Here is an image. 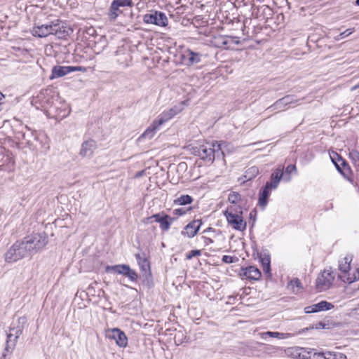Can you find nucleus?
I'll use <instances>...</instances> for the list:
<instances>
[{"label":"nucleus","instance_id":"obj_1","mask_svg":"<svg viewBox=\"0 0 359 359\" xmlns=\"http://www.w3.org/2000/svg\"><path fill=\"white\" fill-rule=\"evenodd\" d=\"M73 30L66 22L60 20H55L50 23L35 24L31 30L34 36L46 37L50 34L56 36L58 39H64L70 35Z\"/></svg>","mask_w":359,"mask_h":359},{"label":"nucleus","instance_id":"obj_2","mask_svg":"<svg viewBox=\"0 0 359 359\" xmlns=\"http://www.w3.org/2000/svg\"><path fill=\"white\" fill-rule=\"evenodd\" d=\"M189 150L194 156L200 157L208 162H213L215 158L223 155L221 144L216 142H206L199 146H189Z\"/></svg>","mask_w":359,"mask_h":359},{"label":"nucleus","instance_id":"obj_3","mask_svg":"<svg viewBox=\"0 0 359 359\" xmlns=\"http://www.w3.org/2000/svg\"><path fill=\"white\" fill-rule=\"evenodd\" d=\"M228 223L238 231H244L246 229V222L243 218V210L241 206L228 208L224 212Z\"/></svg>","mask_w":359,"mask_h":359},{"label":"nucleus","instance_id":"obj_4","mask_svg":"<svg viewBox=\"0 0 359 359\" xmlns=\"http://www.w3.org/2000/svg\"><path fill=\"white\" fill-rule=\"evenodd\" d=\"M27 257L29 254L22 240L17 241L6 252L5 261L13 263Z\"/></svg>","mask_w":359,"mask_h":359},{"label":"nucleus","instance_id":"obj_5","mask_svg":"<svg viewBox=\"0 0 359 359\" xmlns=\"http://www.w3.org/2000/svg\"><path fill=\"white\" fill-rule=\"evenodd\" d=\"M29 256L37 252L47 243L46 238L39 233L32 234L25 237L22 240Z\"/></svg>","mask_w":359,"mask_h":359},{"label":"nucleus","instance_id":"obj_6","mask_svg":"<svg viewBox=\"0 0 359 359\" xmlns=\"http://www.w3.org/2000/svg\"><path fill=\"white\" fill-rule=\"evenodd\" d=\"M135 257L142 273V276L143 278V284L146 285L148 287H153L154 282L151 271L150 262L145 257V254L143 252L142 255L141 254L137 253L135 255Z\"/></svg>","mask_w":359,"mask_h":359},{"label":"nucleus","instance_id":"obj_7","mask_svg":"<svg viewBox=\"0 0 359 359\" xmlns=\"http://www.w3.org/2000/svg\"><path fill=\"white\" fill-rule=\"evenodd\" d=\"M107 273H113L128 277L132 282L137 281L138 274L132 269L128 264H117L114 266H107L105 268Z\"/></svg>","mask_w":359,"mask_h":359},{"label":"nucleus","instance_id":"obj_8","mask_svg":"<svg viewBox=\"0 0 359 359\" xmlns=\"http://www.w3.org/2000/svg\"><path fill=\"white\" fill-rule=\"evenodd\" d=\"M27 318L25 316L20 317L18 319V325L15 326V325L9 327L10 333L7 334V340L6 344L7 346L6 347V350L8 351L10 348L9 343L11 342V337L15 335V339L13 342L11 344V346L14 347L15 346V343L19 338V337L22 334V331L24 330L25 325L27 323Z\"/></svg>","mask_w":359,"mask_h":359},{"label":"nucleus","instance_id":"obj_9","mask_svg":"<svg viewBox=\"0 0 359 359\" xmlns=\"http://www.w3.org/2000/svg\"><path fill=\"white\" fill-rule=\"evenodd\" d=\"M134 3L132 0H113L107 12V16L110 21H115L122 13L121 8L128 6L133 7Z\"/></svg>","mask_w":359,"mask_h":359},{"label":"nucleus","instance_id":"obj_10","mask_svg":"<svg viewBox=\"0 0 359 359\" xmlns=\"http://www.w3.org/2000/svg\"><path fill=\"white\" fill-rule=\"evenodd\" d=\"M280 181H267L259 192L258 205L264 208L268 203L269 197L272 190L276 189Z\"/></svg>","mask_w":359,"mask_h":359},{"label":"nucleus","instance_id":"obj_11","mask_svg":"<svg viewBox=\"0 0 359 359\" xmlns=\"http://www.w3.org/2000/svg\"><path fill=\"white\" fill-rule=\"evenodd\" d=\"M143 21L147 24H154L161 27H165L168 20L166 15L160 11H151L143 16Z\"/></svg>","mask_w":359,"mask_h":359},{"label":"nucleus","instance_id":"obj_12","mask_svg":"<svg viewBox=\"0 0 359 359\" xmlns=\"http://www.w3.org/2000/svg\"><path fill=\"white\" fill-rule=\"evenodd\" d=\"M334 280L333 271L324 270L316 279V289L319 292L327 290L331 287Z\"/></svg>","mask_w":359,"mask_h":359},{"label":"nucleus","instance_id":"obj_13","mask_svg":"<svg viewBox=\"0 0 359 359\" xmlns=\"http://www.w3.org/2000/svg\"><path fill=\"white\" fill-rule=\"evenodd\" d=\"M298 102V100L295 98L293 95H287L277 101H276L272 105L267 108V110L271 111L278 110L281 111L290 104H295Z\"/></svg>","mask_w":359,"mask_h":359},{"label":"nucleus","instance_id":"obj_14","mask_svg":"<svg viewBox=\"0 0 359 359\" xmlns=\"http://www.w3.org/2000/svg\"><path fill=\"white\" fill-rule=\"evenodd\" d=\"M240 276L243 278L249 280H259L262 276V273L259 269L254 266H249L245 268H242Z\"/></svg>","mask_w":359,"mask_h":359},{"label":"nucleus","instance_id":"obj_15","mask_svg":"<svg viewBox=\"0 0 359 359\" xmlns=\"http://www.w3.org/2000/svg\"><path fill=\"white\" fill-rule=\"evenodd\" d=\"M202 55L188 49L182 55V62L187 66H192L201 61Z\"/></svg>","mask_w":359,"mask_h":359},{"label":"nucleus","instance_id":"obj_16","mask_svg":"<svg viewBox=\"0 0 359 359\" xmlns=\"http://www.w3.org/2000/svg\"><path fill=\"white\" fill-rule=\"evenodd\" d=\"M116 62L123 67H128L132 60L130 52L123 48H119L115 53Z\"/></svg>","mask_w":359,"mask_h":359},{"label":"nucleus","instance_id":"obj_17","mask_svg":"<svg viewBox=\"0 0 359 359\" xmlns=\"http://www.w3.org/2000/svg\"><path fill=\"white\" fill-rule=\"evenodd\" d=\"M333 308L334 305L332 303L323 300L311 306H306L304 308V312L309 314L323 311H329Z\"/></svg>","mask_w":359,"mask_h":359},{"label":"nucleus","instance_id":"obj_18","mask_svg":"<svg viewBox=\"0 0 359 359\" xmlns=\"http://www.w3.org/2000/svg\"><path fill=\"white\" fill-rule=\"evenodd\" d=\"M202 222L201 219H194L185 226L181 233L187 236L189 238L194 237L199 231Z\"/></svg>","mask_w":359,"mask_h":359},{"label":"nucleus","instance_id":"obj_19","mask_svg":"<svg viewBox=\"0 0 359 359\" xmlns=\"http://www.w3.org/2000/svg\"><path fill=\"white\" fill-rule=\"evenodd\" d=\"M97 148V144L95 141L93 140H88L85 141L81 144V148L79 154L82 157H90L94 153V151Z\"/></svg>","mask_w":359,"mask_h":359},{"label":"nucleus","instance_id":"obj_20","mask_svg":"<svg viewBox=\"0 0 359 359\" xmlns=\"http://www.w3.org/2000/svg\"><path fill=\"white\" fill-rule=\"evenodd\" d=\"M215 46L218 48L228 49L231 44H238V41L235 38L226 36H219L215 38Z\"/></svg>","mask_w":359,"mask_h":359},{"label":"nucleus","instance_id":"obj_21","mask_svg":"<svg viewBox=\"0 0 359 359\" xmlns=\"http://www.w3.org/2000/svg\"><path fill=\"white\" fill-rule=\"evenodd\" d=\"M111 335L109 337L116 340V343L120 347H126L128 344V338L126 334L118 328H114L111 330Z\"/></svg>","mask_w":359,"mask_h":359},{"label":"nucleus","instance_id":"obj_22","mask_svg":"<svg viewBox=\"0 0 359 359\" xmlns=\"http://www.w3.org/2000/svg\"><path fill=\"white\" fill-rule=\"evenodd\" d=\"M72 66H54L52 68L50 79L64 76L71 73Z\"/></svg>","mask_w":359,"mask_h":359},{"label":"nucleus","instance_id":"obj_23","mask_svg":"<svg viewBox=\"0 0 359 359\" xmlns=\"http://www.w3.org/2000/svg\"><path fill=\"white\" fill-rule=\"evenodd\" d=\"M258 256L260 260V262L262 263L264 273L267 275L268 277L271 276V258L269 255H264L259 254Z\"/></svg>","mask_w":359,"mask_h":359},{"label":"nucleus","instance_id":"obj_24","mask_svg":"<svg viewBox=\"0 0 359 359\" xmlns=\"http://www.w3.org/2000/svg\"><path fill=\"white\" fill-rule=\"evenodd\" d=\"M351 257L346 256L339 261V270L342 274L348 273L351 269Z\"/></svg>","mask_w":359,"mask_h":359},{"label":"nucleus","instance_id":"obj_25","mask_svg":"<svg viewBox=\"0 0 359 359\" xmlns=\"http://www.w3.org/2000/svg\"><path fill=\"white\" fill-rule=\"evenodd\" d=\"M160 126H161L160 125L157 124V121L156 120L154 121L152 124L140 137V139H142V138L151 139V138H152L156 133V130Z\"/></svg>","mask_w":359,"mask_h":359},{"label":"nucleus","instance_id":"obj_26","mask_svg":"<svg viewBox=\"0 0 359 359\" xmlns=\"http://www.w3.org/2000/svg\"><path fill=\"white\" fill-rule=\"evenodd\" d=\"M260 335H261V338L263 339H266L267 338V337L278 338V339H287L291 336V334L281 333V332H278L267 331V332L261 333Z\"/></svg>","mask_w":359,"mask_h":359},{"label":"nucleus","instance_id":"obj_27","mask_svg":"<svg viewBox=\"0 0 359 359\" xmlns=\"http://www.w3.org/2000/svg\"><path fill=\"white\" fill-rule=\"evenodd\" d=\"M297 353L299 359H313L316 349L310 348H300Z\"/></svg>","mask_w":359,"mask_h":359},{"label":"nucleus","instance_id":"obj_28","mask_svg":"<svg viewBox=\"0 0 359 359\" xmlns=\"http://www.w3.org/2000/svg\"><path fill=\"white\" fill-rule=\"evenodd\" d=\"M339 278L344 283L351 284L359 280V269H357L353 275H350L349 273L341 274L339 275Z\"/></svg>","mask_w":359,"mask_h":359},{"label":"nucleus","instance_id":"obj_29","mask_svg":"<svg viewBox=\"0 0 359 359\" xmlns=\"http://www.w3.org/2000/svg\"><path fill=\"white\" fill-rule=\"evenodd\" d=\"M174 220L175 218L171 217L167 214H163V218L159 222L160 228L164 231H168Z\"/></svg>","mask_w":359,"mask_h":359},{"label":"nucleus","instance_id":"obj_30","mask_svg":"<svg viewBox=\"0 0 359 359\" xmlns=\"http://www.w3.org/2000/svg\"><path fill=\"white\" fill-rule=\"evenodd\" d=\"M330 158L337 168L344 167L346 165V164H347L346 161L343 159L341 156H340L337 152H332L330 154Z\"/></svg>","mask_w":359,"mask_h":359},{"label":"nucleus","instance_id":"obj_31","mask_svg":"<svg viewBox=\"0 0 359 359\" xmlns=\"http://www.w3.org/2000/svg\"><path fill=\"white\" fill-rule=\"evenodd\" d=\"M174 117L173 114H172L170 110H167L161 114L158 118L156 120L157 121V124L161 126L170 119Z\"/></svg>","mask_w":359,"mask_h":359},{"label":"nucleus","instance_id":"obj_32","mask_svg":"<svg viewBox=\"0 0 359 359\" xmlns=\"http://www.w3.org/2000/svg\"><path fill=\"white\" fill-rule=\"evenodd\" d=\"M193 201V198L189 195H182L177 199L174 200V203L179 205H185L191 204Z\"/></svg>","mask_w":359,"mask_h":359},{"label":"nucleus","instance_id":"obj_33","mask_svg":"<svg viewBox=\"0 0 359 359\" xmlns=\"http://www.w3.org/2000/svg\"><path fill=\"white\" fill-rule=\"evenodd\" d=\"M187 103L188 100L182 101L175 105L173 107L170 108L169 110L172 114H173L175 116L184 109V107L187 105Z\"/></svg>","mask_w":359,"mask_h":359},{"label":"nucleus","instance_id":"obj_34","mask_svg":"<svg viewBox=\"0 0 359 359\" xmlns=\"http://www.w3.org/2000/svg\"><path fill=\"white\" fill-rule=\"evenodd\" d=\"M259 170L258 168L256 166H252L248 168L245 171V174L244 175L245 178L246 180H252L254 177H256V175L258 174Z\"/></svg>","mask_w":359,"mask_h":359},{"label":"nucleus","instance_id":"obj_35","mask_svg":"<svg viewBox=\"0 0 359 359\" xmlns=\"http://www.w3.org/2000/svg\"><path fill=\"white\" fill-rule=\"evenodd\" d=\"M228 200L232 204H237L241 200V196L238 192L232 191L229 194Z\"/></svg>","mask_w":359,"mask_h":359},{"label":"nucleus","instance_id":"obj_36","mask_svg":"<svg viewBox=\"0 0 359 359\" xmlns=\"http://www.w3.org/2000/svg\"><path fill=\"white\" fill-rule=\"evenodd\" d=\"M284 168L279 166L271 175V180H281L284 177Z\"/></svg>","mask_w":359,"mask_h":359},{"label":"nucleus","instance_id":"obj_37","mask_svg":"<svg viewBox=\"0 0 359 359\" xmlns=\"http://www.w3.org/2000/svg\"><path fill=\"white\" fill-rule=\"evenodd\" d=\"M326 326H327V325L325 323L320 321V322H318L315 325H311V326H310L309 327H306V328H304V329L301 330L299 332V334L304 333L306 331H308V330H313V329H325V328H327Z\"/></svg>","mask_w":359,"mask_h":359},{"label":"nucleus","instance_id":"obj_38","mask_svg":"<svg viewBox=\"0 0 359 359\" xmlns=\"http://www.w3.org/2000/svg\"><path fill=\"white\" fill-rule=\"evenodd\" d=\"M349 157L356 167L359 168V151L353 149L349 152Z\"/></svg>","mask_w":359,"mask_h":359},{"label":"nucleus","instance_id":"obj_39","mask_svg":"<svg viewBox=\"0 0 359 359\" xmlns=\"http://www.w3.org/2000/svg\"><path fill=\"white\" fill-rule=\"evenodd\" d=\"M297 169L294 165H288L284 171V177L286 179H290L292 173H296Z\"/></svg>","mask_w":359,"mask_h":359},{"label":"nucleus","instance_id":"obj_40","mask_svg":"<svg viewBox=\"0 0 359 359\" xmlns=\"http://www.w3.org/2000/svg\"><path fill=\"white\" fill-rule=\"evenodd\" d=\"M288 287H290L293 291H294L295 287L298 289L297 290L302 288V283L298 278L291 280L288 283Z\"/></svg>","mask_w":359,"mask_h":359},{"label":"nucleus","instance_id":"obj_41","mask_svg":"<svg viewBox=\"0 0 359 359\" xmlns=\"http://www.w3.org/2000/svg\"><path fill=\"white\" fill-rule=\"evenodd\" d=\"M330 354L327 355V359H347V356L342 353L330 351Z\"/></svg>","mask_w":359,"mask_h":359},{"label":"nucleus","instance_id":"obj_42","mask_svg":"<svg viewBox=\"0 0 359 359\" xmlns=\"http://www.w3.org/2000/svg\"><path fill=\"white\" fill-rule=\"evenodd\" d=\"M330 354V351H326L324 352H318L316 350L315 351L314 355L313 356V359H327V355Z\"/></svg>","mask_w":359,"mask_h":359},{"label":"nucleus","instance_id":"obj_43","mask_svg":"<svg viewBox=\"0 0 359 359\" xmlns=\"http://www.w3.org/2000/svg\"><path fill=\"white\" fill-rule=\"evenodd\" d=\"M353 32H354V29H348L345 30L344 32H341V34H339V35L334 36V39L335 41H339L341 39L349 36Z\"/></svg>","mask_w":359,"mask_h":359},{"label":"nucleus","instance_id":"obj_44","mask_svg":"<svg viewBox=\"0 0 359 359\" xmlns=\"http://www.w3.org/2000/svg\"><path fill=\"white\" fill-rule=\"evenodd\" d=\"M337 170H338L339 172H341V175H342L344 177L347 178L348 180H350V179L348 178V175H349V173H350V168H349V165H348V163H347V164H346V165H345V166L341 167V168H337Z\"/></svg>","mask_w":359,"mask_h":359},{"label":"nucleus","instance_id":"obj_45","mask_svg":"<svg viewBox=\"0 0 359 359\" xmlns=\"http://www.w3.org/2000/svg\"><path fill=\"white\" fill-rule=\"evenodd\" d=\"M201 255V251L200 250H192L191 251H189L187 255H186V258L187 259H192L194 257H196V256H199Z\"/></svg>","mask_w":359,"mask_h":359},{"label":"nucleus","instance_id":"obj_46","mask_svg":"<svg viewBox=\"0 0 359 359\" xmlns=\"http://www.w3.org/2000/svg\"><path fill=\"white\" fill-rule=\"evenodd\" d=\"M234 259L235 258L229 255H224L222 259V262L226 264L233 263Z\"/></svg>","mask_w":359,"mask_h":359},{"label":"nucleus","instance_id":"obj_47","mask_svg":"<svg viewBox=\"0 0 359 359\" xmlns=\"http://www.w3.org/2000/svg\"><path fill=\"white\" fill-rule=\"evenodd\" d=\"M147 174H149V172L145 170H142L140 172H137L136 174H135V177H148L149 180L151 179V177L148 176Z\"/></svg>","mask_w":359,"mask_h":359},{"label":"nucleus","instance_id":"obj_48","mask_svg":"<svg viewBox=\"0 0 359 359\" xmlns=\"http://www.w3.org/2000/svg\"><path fill=\"white\" fill-rule=\"evenodd\" d=\"M87 70V69L85 67H82V66H76V67H73L72 66V70H71V72H86Z\"/></svg>","mask_w":359,"mask_h":359},{"label":"nucleus","instance_id":"obj_49","mask_svg":"<svg viewBox=\"0 0 359 359\" xmlns=\"http://www.w3.org/2000/svg\"><path fill=\"white\" fill-rule=\"evenodd\" d=\"M163 212L162 214L157 213L154 214L152 216L150 217V218L154 219L155 222L159 223L161 220L163 218Z\"/></svg>","mask_w":359,"mask_h":359},{"label":"nucleus","instance_id":"obj_50","mask_svg":"<svg viewBox=\"0 0 359 359\" xmlns=\"http://www.w3.org/2000/svg\"><path fill=\"white\" fill-rule=\"evenodd\" d=\"M186 213V210L184 208H177L173 210V215L175 216H181Z\"/></svg>","mask_w":359,"mask_h":359},{"label":"nucleus","instance_id":"obj_51","mask_svg":"<svg viewBox=\"0 0 359 359\" xmlns=\"http://www.w3.org/2000/svg\"><path fill=\"white\" fill-rule=\"evenodd\" d=\"M250 219L252 220V227L255 225L256 222V211L252 210L249 215Z\"/></svg>","mask_w":359,"mask_h":359},{"label":"nucleus","instance_id":"obj_52","mask_svg":"<svg viewBox=\"0 0 359 359\" xmlns=\"http://www.w3.org/2000/svg\"><path fill=\"white\" fill-rule=\"evenodd\" d=\"M152 218H150V217H147L144 220V223L148 224L149 222H151Z\"/></svg>","mask_w":359,"mask_h":359},{"label":"nucleus","instance_id":"obj_53","mask_svg":"<svg viewBox=\"0 0 359 359\" xmlns=\"http://www.w3.org/2000/svg\"><path fill=\"white\" fill-rule=\"evenodd\" d=\"M205 240H206V241H205L206 244H207L208 243H213L212 239H211V238H205Z\"/></svg>","mask_w":359,"mask_h":359},{"label":"nucleus","instance_id":"obj_54","mask_svg":"<svg viewBox=\"0 0 359 359\" xmlns=\"http://www.w3.org/2000/svg\"><path fill=\"white\" fill-rule=\"evenodd\" d=\"M178 166H179V168H184V167H186V163H180Z\"/></svg>","mask_w":359,"mask_h":359},{"label":"nucleus","instance_id":"obj_55","mask_svg":"<svg viewBox=\"0 0 359 359\" xmlns=\"http://www.w3.org/2000/svg\"><path fill=\"white\" fill-rule=\"evenodd\" d=\"M358 88H359V83H358L356 86H355L354 87H353V88H352V90H355V89Z\"/></svg>","mask_w":359,"mask_h":359},{"label":"nucleus","instance_id":"obj_56","mask_svg":"<svg viewBox=\"0 0 359 359\" xmlns=\"http://www.w3.org/2000/svg\"><path fill=\"white\" fill-rule=\"evenodd\" d=\"M4 95H3V93L0 91V100L2 99V97H4Z\"/></svg>","mask_w":359,"mask_h":359},{"label":"nucleus","instance_id":"obj_57","mask_svg":"<svg viewBox=\"0 0 359 359\" xmlns=\"http://www.w3.org/2000/svg\"><path fill=\"white\" fill-rule=\"evenodd\" d=\"M355 4L356 5L359 6V0H356Z\"/></svg>","mask_w":359,"mask_h":359},{"label":"nucleus","instance_id":"obj_58","mask_svg":"<svg viewBox=\"0 0 359 359\" xmlns=\"http://www.w3.org/2000/svg\"><path fill=\"white\" fill-rule=\"evenodd\" d=\"M210 229H211V227H209V228L208 229V231H210Z\"/></svg>","mask_w":359,"mask_h":359},{"label":"nucleus","instance_id":"obj_59","mask_svg":"<svg viewBox=\"0 0 359 359\" xmlns=\"http://www.w3.org/2000/svg\"><path fill=\"white\" fill-rule=\"evenodd\" d=\"M210 229H211V227H209V228L208 229V231H210Z\"/></svg>","mask_w":359,"mask_h":359},{"label":"nucleus","instance_id":"obj_60","mask_svg":"<svg viewBox=\"0 0 359 359\" xmlns=\"http://www.w3.org/2000/svg\"><path fill=\"white\" fill-rule=\"evenodd\" d=\"M358 289H359V285H358V287H357L356 290H358Z\"/></svg>","mask_w":359,"mask_h":359}]
</instances>
